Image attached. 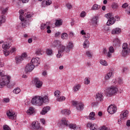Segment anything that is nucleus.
I'll use <instances>...</instances> for the list:
<instances>
[{
	"mask_svg": "<svg viewBox=\"0 0 130 130\" xmlns=\"http://www.w3.org/2000/svg\"><path fill=\"white\" fill-rule=\"evenodd\" d=\"M10 80H11V76H5L2 77V80L0 82V88H4L7 85V87L10 89L13 88L14 85H10Z\"/></svg>",
	"mask_w": 130,
	"mask_h": 130,
	"instance_id": "obj_1",
	"label": "nucleus"
},
{
	"mask_svg": "<svg viewBox=\"0 0 130 130\" xmlns=\"http://www.w3.org/2000/svg\"><path fill=\"white\" fill-rule=\"evenodd\" d=\"M58 125L59 126V127H62V125L63 126H69L70 128H73L75 129L76 128L77 125L76 124H70L69 122V121L67 120V118H62L61 120V123H58Z\"/></svg>",
	"mask_w": 130,
	"mask_h": 130,
	"instance_id": "obj_2",
	"label": "nucleus"
},
{
	"mask_svg": "<svg viewBox=\"0 0 130 130\" xmlns=\"http://www.w3.org/2000/svg\"><path fill=\"white\" fill-rule=\"evenodd\" d=\"M118 92V88L115 86H111L106 89V94H108L109 96H112Z\"/></svg>",
	"mask_w": 130,
	"mask_h": 130,
	"instance_id": "obj_3",
	"label": "nucleus"
},
{
	"mask_svg": "<svg viewBox=\"0 0 130 130\" xmlns=\"http://www.w3.org/2000/svg\"><path fill=\"white\" fill-rule=\"evenodd\" d=\"M24 13H25V10H19V19L21 21V24L22 25V27L25 28L27 25H28L29 23V20H25V18L23 17Z\"/></svg>",
	"mask_w": 130,
	"mask_h": 130,
	"instance_id": "obj_4",
	"label": "nucleus"
},
{
	"mask_svg": "<svg viewBox=\"0 0 130 130\" xmlns=\"http://www.w3.org/2000/svg\"><path fill=\"white\" fill-rule=\"evenodd\" d=\"M106 18H107L108 21L107 22V25L108 26H111V25H113L114 23H115V18L113 17L112 13H108L105 15Z\"/></svg>",
	"mask_w": 130,
	"mask_h": 130,
	"instance_id": "obj_5",
	"label": "nucleus"
},
{
	"mask_svg": "<svg viewBox=\"0 0 130 130\" xmlns=\"http://www.w3.org/2000/svg\"><path fill=\"white\" fill-rule=\"evenodd\" d=\"M72 105L73 106H75L76 107V109L77 110H79V111H82L84 109V107H85V105H84V103L81 102H76L75 101H73L72 102Z\"/></svg>",
	"mask_w": 130,
	"mask_h": 130,
	"instance_id": "obj_6",
	"label": "nucleus"
},
{
	"mask_svg": "<svg viewBox=\"0 0 130 130\" xmlns=\"http://www.w3.org/2000/svg\"><path fill=\"white\" fill-rule=\"evenodd\" d=\"M64 50H66V47L61 44L58 48V54H56V57L60 58V57H62Z\"/></svg>",
	"mask_w": 130,
	"mask_h": 130,
	"instance_id": "obj_7",
	"label": "nucleus"
},
{
	"mask_svg": "<svg viewBox=\"0 0 130 130\" xmlns=\"http://www.w3.org/2000/svg\"><path fill=\"white\" fill-rule=\"evenodd\" d=\"M28 56L26 53H23L21 54V56H18L15 57V60L16 63H20L24 60V59H26V58Z\"/></svg>",
	"mask_w": 130,
	"mask_h": 130,
	"instance_id": "obj_8",
	"label": "nucleus"
},
{
	"mask_svg": "<svg viewBox=\"0 0 130 130\" xmlns=\"http://www.w3.org/2000/svg\"><path fill=\"white\" fill-rule=\"evenodd\" d=\"M129 48L127 47V43H124L122 45V48L123 50L122 51V54L123 56H125L128 52H129V49H130V43L129 44Z\"/></svg>",
	"mask_w": 130,
	"mask_h": 130,
	"instance_id": "obj_9",
	"label": "nucleus"
},
{
	"mask_svg": "<svg viewBox=\"0 0 130 130\" xmlns=\"http://www.w3.org/2000/svg\"><path fill=\"white\" fill-rule=\"evenodd\" d=\"M107 110L108 112H109L110 114H114V113H115V112H116V110H117V108L115 105H111L108 108Z\"/></svg>",
	"mask_w": 130,
	"mask_h": 130,
	"instance_id": "obj_10",
	"label": "nucleus"
},
{
	"mask_svg": "<svg viewBox=\"0 0 130 130\" xmlns=\"http://www.w3.org/2000/svg\"><path fill=\"white\" fill-rule=\"evenodd\" d=\"M90 25L93 26L94 28H97L98 26V16H94L91 19Z\"/></svg>",
	"mask_w": 130,
	"mask_h": 130,
	"instance_id": "obj_11",
	"label": "nucleus"
},
{
	"mask_svg": "<svg viewBox=\"0 0 130 130\" xmlns=\"http://www.w3.org/2000/svg\"><path fill=\"white\" fill-rule=\"evenodd\" d=\"M30 63L32 66L35 68V67H38L40 64V59L39 57L32 58L31 60Z\"/></svg>",
	"mask_w": 130,
	"mask_h": 130,
	"instance_id": "obj_12",
	"label": "nucleus"
},
{
	"mask_svg": "<svg viewBox=\"0 0 130 130\" xmlns=\"http://www.w3.org/2000/svg\"><path fill=\"white\" fill-rule=\"evenodd\" d=\"M7 115L8 116H9V118H11V119H16L17 117V115H16V113L15 111L9 110L7 112Z\"/></svg>",
	"mask_w": 130,
	"mask_h": 130,
	"instance_id": "obj_13",
	"label": "nucleus"
},
{
	"mask_svg": "<svg viewBox=\"0 0 130 130\" xmlns=\"http://www.w3.org/2000/svg\"><path fill=\"white\" fill-rule=\"evenodd\" d=\"M32 84L35 85L37 88H41L42 87V82L39 80L38 78H35L32 80Z\"/></svg>",
	"mask_w": 130,
	"mask_h": 130,
	"instance_id": "obj_14",
	"label": "nucleus"
},
{
	"mask_svg": "<svg viewBox=\"0 0 130 130\" xmlns=\"http://www.w3.org/2000/svg\"><path fill=\"white\" fill-rule=\"evenodd\" d=\"M95 99L98 102H102L104 99V96L101 92H98L96 94Z\"/></svg>",
	"mask_w": 130,
	"mask_h": 130,
	"instance_id": "obj_15",
	"label": "nucleus"
},
{
	"mask_svg": "<svg viewBox=\"0 0 130 130\" xmlns=\"http://www.w3.org/2000/svg\"><path fill=\"white\" fill-rule=\"evenodd\" d=\"M35 67L34 66L32 65L31 63L27 64L25 67V71L26 73H28L29 72H32Z\"/></svg>",
	"mask_w": 130,
	"mask_h": 130,
	"instance_id": "obj_16",
	"label": "nucleus"
},
{
	"mask_svg": "<svg viewBox=\"0 0 130 130\" xmlns=\"http://www.w3.org/2000/svg\"><path fill=\"white\" fill-rule=\"evenodd\" d=\"M128 115V111L125 110L122 112V114H120V119L121 120H124L127 118V116Z\"/></svg>",
	"mask_w": 130,
	"mask_h": 130,
	"instance_id": "obj_17",
	"label": "nucleus"
},
{
	"mask_svg": "<svg viewBox=\"0 0 130 130\" xmlns=\"http://www.w3.org/2000/svg\"><path fill=\"white\" fill-rule=\"evenodd\" d=\"M73 48L74 44L72 42H70L65 49L66 52L67 53H69L70 51H71V49H73Z\"/></svg>",
	"mask_w": 130,
	"mask_h": 130,
	"instance_id": "obj_18",
	"label": "nucleus"
},
{
	"mask_svg": "<svg viewBox=\"0 0 130 130\" xmlns=\"http://www.w3.org/2000/svg\"><path fill=\"white\" fill-rule=\"evenodd\" d=\"M31 126L34 129H40V123H39L38 122H32Z\"/></svg>",
	"mask_w": 130,
	"mask_h": 130,
	"instance_id": "obj_19",
	"label": "nucleus"
},
{
	"mask_svg": "<svg viewBox=\"0 0 130 130\" xmlns=\"http://www.w3.org/2000/svg\"><path fill=\"white\" fill-rule=\"evenodd\" d=\"M87 127H90L91 130H97L98 129V126L96 124H92L89 123L87 125Z\"/></svg>",
	"mask_w": 130,
	"mask_h": 130,
	"instance_id": "obj_20",
	"label": "nucleus"
},
{
	"mask_svg": "<svg viewBox=\"0 0 130 130\" xmlns=\"http://www.w3.org/2000/svg\"><path fill=\"white\" fill-rule=\"evenodd\" d=\"M113 52H114V48L112 46L110 47L109 48V51L107 53V56L110 58L112 55V53H113Z\"/></svg>",
	"mask_w": 130,
	"mask_h": 130,
	"instance_id": "obj_21",
	"label": "nucleus"
},
{
	"mask_svg": "<svg viewBox=\"0 0 130 130\" xmlns=\"http://www.w3.org/2000/svg\"><path fill=\"white\" fill-rule=\"evenodd\" d=\"M49 110H50V107H45L44 108H43L42 111L41 112V114H42V115H45V114H46V113H47V112H48Z\"/></svg>",
	"mask_w": 130,
	"mask_h": 130,
	"instance_id": "obj_22",
	"label": "nucleus"
},
{
	"mask_svg": "<svg viewBox=\"0 0 130 130\" xmlns=\"http://www.w3.org/2000/svg\"><path fill=\"white\" fill-rule=\"evenodd\" d=\"M121 32V29L119 28H115L112 30V34L115 35V34H119Z\"/></svg>",
	"mask_w": 130,
	"mask_h": 130,
	"instance_id": "obj_23",
	"label": "nucleus"
},
{
	"mask_svg": "<svg viewBox=\"0 0 130 130\" xmlns=\"http://www.w3.org/2000/svg\"><path fill=\"white\" fill-rule=\"evenodd\" d=\"M38 96H35L31 100V104L32 105H36L38 106Z\"/></svg>",
	"mask_w": 130,
	"mask_h": 130,
	"instance_id": "obj_24",
	"label": "nucleus"
},
{
	"mask_svg": "<svg viewBox=\"0 0 130 130\" xmlns=\"http://www.w3.org/2000/svg\"><path fill=\"white\" fill-rule=\"evenodd\" d=\"M33 15H34V14L32 12H27V13H24L23 17L24 18L29 19V18H32L33 17Z\"/></svg>",
	"mask_w": 130,
	"mask_h": 130,
	"instance_id": "obj_25",
	"label": "nucleus"
},
{
	"mask_svg": "<svg viewBox=\"0 0 130 130\" xmlns=\"http://www.w3.org/2000/svg\"><path fill=\"white\" fill-rule=\"evenodd\" d=\"M120 43V41L118 38H115L113 41V46H118Z\"/></svg>",
	"mask_w": 130,
	"mask_h": 130,
	"instance_id": "obj_26",
	"label": "nucleus"
},
{
	"mask_svg": "<svg viewBox=\"0 0 130 130\" xmlns=\"http://www.w3.org/2000/svg\"><path fill=\"white\" fill-rule=\"evenodd\" d=\"M2 47L3 49H4L5 50H7V49H9V48L11 47V45H10L9 43L6 42L3 44V45H2Z\"/></svg>",
	"mask_w": 130,
	"mask_h": 130,
	"instance_id": "obj_27",
	"label": "nucleus"
},
{
	"mask_svg": "<svg viewBox=\"0 0 130 130\" xmlns=\"http://www.w3.org/2000/svg\"><path fill=\"white\" fill-rule=\"evenodd\" d=\"M81 84H77L74 86L73 87V90L74 92H78L80 89H81Z\"/></svg>",
	"mask_w": 130,
	"mask_h": 130,
	"instance_id": "obj_28",
	"label": "nucleus"
},
{
	"mask_svg": "<svg viewBox=\"0 0 130 130\" xmlns=\"http://www.w3.org/2000/svg\"><path fill=\"white\" fill-rule=\"evenodd\" d=\"M56 27H60L62 25V20L61 19H57L55 23Z\"/></svg>",
	"mask_w": 130,
	"mask_h": 130,
	"instance_id": "obj_29",
	"label": "nucleus"
},
{
	"mask_svg": "<svg viewBox=\"0 0 130 130\" xmlns=\"http://www.w3.org/2000/svg\"><path fill=\"white\" fill-rule=\"evenodd\" d=\"M43 100H42V96H38V106H41V105H43Z\"/></svg>",
	"mask_w": 130,
	"mask_h": 130,
	"instance_id": "obj_30",
	"label": "nucleus"
},
{
	"mask_svg": "<svg viewBox=\"0 0 130 130\" xmlns=\"http://www.w3.org/2000/svg\"><path fill=\"white\" fill-rule=\"evenodd\" d=\"M61 45V43H60V41L58 40L54 41L53 43V45L54 47H59V46Z\"/></svg>",
	"mask_w": 130,
	"mask_h": 130,
	"instance_id": "obj_31",
	"label": "nucleus"
},
{
	"mask_svg": "<svg viewBox=\"0 0 130 130\" xmlns=\"http://www.w3.org/2000/svg\"><path fill=\"white\" fill-rule=\"evenodd\" d=\"M112 76H113V73H112V72H109L105 77V80L108 81V80H109L111 77H112Z\"/></svg>",
	"mask_w": 130,
	"mask_h": 130,
	"instance_id": "obj_32",
	"label": "nucleus"
},
{
	"mask_svg": "<svg viewBox=\"0 0 130 130\" xmlns=\"http://www.w3.org/2000/svg\"><path fill=\"white\" fill-rule=\"evenodd\" d=\"M88 119H90V120H95V113L94 112H92L89 114Z\"/></svg>",
	"mask_w": 130,
	"mask_h": 130,
	"instance_id": "obj_33",
	"label": "nucleus"
},
{
	"mask_svg": "<svg viewBox=\"0 0 130 130\" xmlns=\"http://www.w3.org/2000/svg\"><path fill=\"white\" fill-rule=\"evenodd\" d=\"M61 112L62 114H65V115H70L71 114V111L69 109H64Z\"/></svg>",
	"mask_w": 130,
	"mask_h": 130,
	"instance_id": "obj_34",
	"label": "nucleus"
},
{
	"mask_svg": "<svg viewBox=\"0 0 130 130\" xmlns=\"http://www.w3.org/2000/svg\"><path fill=\"white\" fill-rule=\"evenodd\" d=\"M90 46V43L88 40H85L83 43V47L84 48H88Z\"/></svg>",
	"mask_w": 130,
	"mask_h": 130,
	"instance_id": "obj_35",
	"label": "nucleus"
},
{
	"mask_svg": "<svg viewBox=\"0 0 130 130\" xmlns=\"http://www.w3.org/2000/svg\"><path fill=\"white\" fill-rule=\"evenodd\" d=\"M5 22H6V16L2 15L1 17H0V26H2L3 23H5Z\"/></svg>",
	"mask_w": 130,
	"mask_h": 130,
	"instance_id": "obj_36",
	"label": "nucleus"
},
{
	"mask_svg": "<svg viewBox=\"0 0 130 130\" xmlns=\"http://www.w3.org/2000/svg\"><path fill=\"white\" fill-rule=\"evenodd\" d=\"M42 100L43 104V103H48L49 101V99H48V96L47 95H45L43 98L42 97Z\"/></svg>",
	"mask_w": 130,
	"mask_h": 130,
	"instance_id": "obj_37",
	"label": "nucleus"
},
{
	"mask_svg": "<svg viewBox=\"0 0 130 130\" xmlns=\"http://www.w3.org/2000/svg\"><path fill=\"white\" fill-rule=\"evenodd\" d=\"M50 24V22H46V24L42 23L41 25V30H44L45 29V28H47V25H49Z\"/></svg>",
	"mask_w": 130,
	"mask_h": 130,
	"instance_id": "obj_38",
	"label": "nucleus"
},
{
	"mask_svg": "<svg viewBox=\"0 0 130 130\" xmlns=\"http://www.w3.org/2000/svg\"><path fill=\"white\" fill-rule=\"evenodd\" d=\"M27 114L28 115H31V114H33L34 113V109L33 108H29V109L27 111Z\"/></svg>",
	"mask_w": 130,
	"mask_h": 130,
	"instance_id": "obj_39",
	"label": "nucleus"
},
{
	"mask_svg": "<svg viewBox=\"0 0 130 130\" xmlns=\"http://www.w3.org/2000/svg\"><path fill=\"white\" fill-rule=\"evenodd\" d=\"M100 62L102 66H105V67H107V66H108V63H107V61L106 60L104 59H101L100 61Z\"/></svg>",
	"mask_w": 130,
	"mask_h": 130,
	"instance_id": "obj_40",
	"label": "nucleus"
},
{
	"mask_svg": "<svg viewBox=\"0 0 130 130\" xmlns=\"http://www.w3.org/2000/svg\"><path fill=\"white\" fill-rule=\"evenodd\" d=\"M69 35L66 32H63L61 34V38L63 40L68 39Z\"/></svg>",
	"mask_w": 130,
	"mask_h": 130,
	"instance_id": "obj_41",
	"label": "nucleus"
},
{
	"mask_svg": "<svg viewBox=\"0 0 130 130\" xmlns=\"http://www.w3.org/2000/svg\"><path fill=\"white\" fill-rule=\"evenodd\" d=\"M66 100V97L64 96H61L57 98V101L59 102H62V101H64Z\"/></svg>",
	"mask_w": 130,
	"mask_h": 130,
	"instance_id": "obj_42",
	"label": "nucleus"
},
{
	"mask_svg": "<svg viewBox=\"0 0 130 130\" xmlns=\"http://www.w3.org/2000/svg\"><path fill=\"white\" fill-rule=\"evenodd\" d=\"M46 54H47V55H52V54H53L52 50L51 49H47L46 51Z\"/></svg>",
	"mask_w": 130,
	"mask_h": 130,
	"instance_id": "obj_43",
	"label": "nucleus"
},
{
	"mask_svg": "<svg viewBox=\"0 0 130 130\" xmlns=\"http://www.w3.org/2000/svg\"><path fill=\"white\" fill-rule=\"evenodd\" d=\"M112 8L113 10H117V9H118V4L115 3H113L112 5Z\"/></svg>",
	"mask_w": 130,
	"mask_h": 130,
	"instance_id": "obj_44",
	"label": "nucleus"
},
{
	"mask_svg": "<svg viewBox=\"0 0 130 130\" xmlns=\"http://www.w3.org/2000/svg\"><path fill=\"white\" fill-rule=\"evenodd\" d=\"M21 92V89L19 87H17L16 88L13 90V93L14 94H19Z\"/></svg>",
	"mask_w": 130,
	"mask_h": 130,
	"instance_id": "obj_45",
	"label": "nucleus"
},
{
	"mask_svg": "<svg viewBox=\"0 0 130 130\" xmlns=\"http://www.w3.org/2000/svg\"><path fill=\"white\" fill-rule=\"evenodd\" d=\"M101 7L100 5H98L96 4H94L92 7V10H99L100 9Z\"/></svg>",
	"mask_w": 130,
	"mask_h": 130,
	"instance_id": "obj_46",
	"label": "nucleus"
},
{
	"mask_svg": "<svg viewBox=\"0 0 130 130\" xmlns=\"http://www.w3.org/2000/svg\"><path fill=\"white\" fill-rule=\"evenodd\" d=\"M43 52V51H42L41 49H38L36 52V54H37V55H42Z\"/></svg>",
	"mask_w": 130,
	"mask_h": 130,
	"instance_id": "obj_47",
	"label": "nucleus"
},
{
	"mask_svg": "<svg viewBox=\"0 0 130 130\" xmlns=\"http://www.w3.org/2000/svg\"><path fill=\"white\" fill-rule=\"evenodd\" d=\"M86 55H87V56H88V57H92L93 55V53H92V52L90 51H87L86 52Z\"/></svg>",
	"mask_w": 130,
	"mask_h": 130,
	"instance_id": "obj_48",
	"label": "nucleus"
},
{
	"mask_svg": "<svg viewBox=\"0 0 130 130\" xmlns=\"http://www.w3.org/2000/svg\"><path fill=\"white\" fill-rule=\"evenodd\" d=\"M54 96H55V97H59V96H60V91H59V90H56L54 92Z\"/></svg>",
	"mask_w": 130,
	"mask_h": 130,
	"instance_id": "obj_49",
	"label": "nucleus"
},
{
	"mask_svg": "<svg viewBox=\"0 0 130 130\" xmlns=\"http://www.w3.org/2000/svg\"><path fill=\"white\" fill-rule=\"evenodd\" d=\"M84 83L85 85H89V84H90V78H85L84 79Z\"/></svg>",
	"mask_w": 130,
	"mask_h": 130,
	"instance_id": "obj_50",
	"label": "nucleus"
},
{
	"mask_svg": "<svg viewBox=\"0 0 130 130\" xmlns=\"http://www.w3.org/2000/svg\"><path fill=\"white\" fill-rule=\"evenodd\" d=\"M100 130H111V129L104 125L100 127Z\"/></svg>",
	"mask_w": 130,
	"mask_h": 130,
	"instance_id": "obj_51",
	"label": "nucleus"
},
{
	"mask_svg": "<svg viewBox=\"0 0 130 130\" xmlns=\"http://www.w3.org/2000/svg\"><path fill=\"white\" fill-rule=\"evenodd\" d=\"M86 12L85 11H82L81 13H80V17L81 18H84V17H86Z\"/></svg>",
	"mask_w": 130,
	"mask_h": 130,
	"instance_id": "obj_52",
	"label": "nucleus"
},
{
	"mask_svg": "<svg viewBox=\"0 0 130 130\" xmlns=\"http://www.w3.org/2000/svg\"><path fill=\"white\" fill-rule=\"evenodd\" d=\"M67 8H68V9H69V10H71V9H72V8H73V5H72L70 3H68L66 5Z\"/></svg>",
	"mask_w": 130,
	"mask_h": 130,
	"instance_id": "obj_53",
	"label": "nucleus"
},
{
	"mask_svg": "<svg viewBox=\"0 0 130 130\" xmlns=\"http://www.w3.org/2000/svg\"><path fill=\"white\" fill-rule=\"evenodd\" d=\"M0 76L2 77V78H3V77L6 76V75H5V72L3 70H0Z\"/></svg>",
	"mask_w": 130,
	"mask_h": 130,
	"instance_id": "obj_54",
	"label": "nucleus"
},
{
	"mask_svg": "<svg viewBox=\"0 0 130 130\" xmlns=\"http://www.w3.org/2000/svg\"><path fill=\"white\" fill-rule=\"evenodd\" d=\"M4 130H11V128L7 125H5L3 126Z\"/></svg>",
	"mask_w": 130,
	"mask_h": 130,
	"instance_id": "obj_55",
	"label": "nucleus"
},
{
	"mask_svg": "<svg viewBox=\"0 0 130 130\" xmlns=\"http://www.w3.org/2000/svg\"><path fill=\"white\" fill-rule=\"evenodd\" d=\"M46 6H47L46 5V1H42V7L43 8H45V7H46Z\"/></svg>",
	"mask_w": 130,
	"mask_h": 130,
	"instance_id": "obj_56",
	"label": "nucleus"
},
{
	"mask_svg": "<svg viewBox=\"0 0 130 130\" xmlns=\"http://www.w3.org/2000/svg\"><path fill=\"white\" fill-rule=\"evenodd\" d=\"M46 3L47 6H50V5L52 4V2L51 1V0H47V1H46Z\"/></svg>",
	"mask_w": 130,
	"mask_h": 130,
	"instance_id": "obj_57",
	"label": "nucleus"
},
{
	"mask_svg": "<svg viewBox=\"0 0 130 130\" xmlns=\"http://www.w3.org/2000/svg\"><path fill=\"white\" fill-rule=\"evenodd\" d=\"M127 7H128V4H127L126 3H124L122 6V8H123V9H125L126 8H127Z\"/></svg>",
	"mask_w": 130,
	"mask_h": 130,
	"instance_id": "obj_58",
	"label": "nucleus"
},
{
	"mask_svg": "<svg viewBox=\"0 0 130 130\" xmlns=\"http://www.w3.org/2000/svg\"><path fill=\"white\" fill-rule=\"evenodd\" d=\"M8 9L7 8H6L3 9V11H2V14H3V15H5V14H6V13H7V12H8Z\"/></svg>",
	"mask_w": 130,
	"mask_h": 130,
	"instance_id": "obj_59",
	"label": "nucleus"
},
{
	"mask_svg": "<svg viewBox=\"0 0 130 130\" xmlns=\"http://www.w3.org/2000/svg\"><path fill=\"white\" fill-rule=\"evenodd\" d=\"M84 35H85L84 36L85 38H86V40H88V39H89V38H90V34H85Z\"/></svg>",
	"mask_w": 130,
	"mask_h": 130,
	"instance_id": "obj_60",
	"label": "nucleus"
},
{
	"mask_svg": "<svg viewBox=\"0 0 130 130\" xmlns=\"http://www.w3.org/2000/svg\"><path fill=\"white\" fill-rule=\"evenodd\" d=\"M47 33H48L49 34L51 33V30H50V26H47Z\"/></svg>",
	"mask_w": 130,
	"mask_h": 130,
	"instance_id": "obj_61",
	"label": "nucleus"
},
{
	"mask_svg": "<svg viewBox=\"0 0 130 130\" xmlns=\"http://www.w3.org/2000/svg\"><path fill=\"white\" fill-rule=\"evenodd\" d=\"M4 54H5V56H8L9 54H10V52L8 51L7 50L4 51Z\"/></svg>",
	"mask_w": 130,
	"mask_h": 130,
	"instance_id": "obj_62",
	"label": "nucleus"
},
{
	"mask_svg": "<svg viewBox=\"0 0 130 130\" xmlns=\"http://www.w3.org/2000/svg\"><path fill=\"white\" fill-rule=\"evenodd\" d=\"M97 105H98V102H93L91 103V106H97Z\"/></svg>",
	"mask_w": 130,
	"mask_h": 130,
	"instance_id": "obj_63",
	"label": "nucleus"
},
{
	"mask_svg": "<svg viewBox=\"0 0 130 130\" xmlns=\"http://www.w3.org/2000/svg\"><path fill=\"white\" fill-rule=\"evenodd\" d=\"M126 13L127 14V15H130V7H128V9H127L126 10Z\"/></svg>",
	"mask_w": 130,
	"mask_h": 130,
	"instance_id": "obj_64",
	"label": "nucleus"
}]
</instances>
